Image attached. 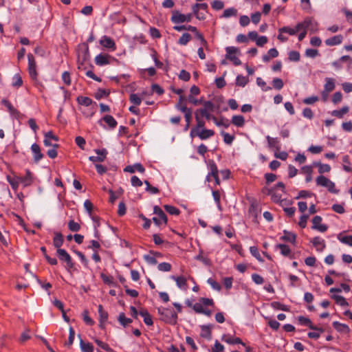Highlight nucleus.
Returning <instances> with one entry per match:
<instances>
[{
    "label": "nucleus",
    "instance_id": "obj_13",
    "mask_svg": "<svg viewBox=\"0 0 352 352\" xmlns=\"http://www.w3.org/2000/svg\"><path fill=\"white\" fill-rule=\"evenodd\" d=\"M276 248L280 250V254L284 256L289 257L291 259L295 258L294 254L292 253V250L289 245L283 243H278L276 245Z\"/></svg>",
    "mask_w": 352,
    "mask_h": 352
},
{
    "label": "nucleus",
    "instance_id": "obj_15",
    "mask_svg": "<svg viewBox=\"0 0 352 352\" xmlns=\"http://www.w3.org/2000/svg\"><path fill=\"white\" fill-rule=\"evenodd\" d=\"M31 151L33 153L34 161L36 163L38 162L43 158L44 155L41 153L40 146L38 144L34 143L32 144Z\"/></svg>",
    "mask_w": 352,
    "mask_h": 352
},
{
    "label": "nucleus",
    "instance_id": "obj_38",
    "mask_svg": "<svg viewBox=\"0 0 352 352\" xmlns=\"http://www.w3.org/2000/svg\"><path fill=\"white\" fill-rule=\"evenodd\" d=\"M315 166L318 167V172L320 174H323L324 173H329L331 170V166L327 164H322L320 162H315L314 163Z\"/></svg>",
    "mask_w": 352,
    "mask_h": 352
},
{
    "label": "nucleus",
    "instance_id": "obj_7",
    "mask_svg": "<svg viewBox=\"0 0 352 352\" xmlns=\"http://www.w3.org/2000/svg\"><path fill=\"white\" fill-rule=\"evenodd\" d=\"M214 135V131L212 129H202L197 130V129H191L190 135L191 138L199 137L201 140H206Z\"/></svg>",
    "mask_w": 352,
    "mask_h": 352
},
{
    "label": "nucleus",
    "instance_id": "obj_63",
    "mask_svg": "<svg viewBox=\"0 0 352 352\" xmlns=\"http://www.w3.org/2000/svg\"><path fill=\"white\" fill-rule=\"evenodd\" d=\"M95 342L99 347L102 348L107 352H113V350L109 346L108 344L103 342L102 341L98 339L95 340Z\"/></svg>",
    "mask_w": 352,
    "mask_h": 352
},
{
    "label": "nucleus",
    "instance_id": "obj_54",
    "mask_svg": "<svg viewBox=\"0 0 352 352\" xmlns=\"http://www.w3.org/2000/svg\"><path fill=\"white\" fill-rule=\"evenodd\" d=\"M144 183L146 185L145 190L146 192H148L152 195L157 194L160 192V190L157 187L152 186L148 181L145 180Z\"/></svg>",
    "mask_w": 352,
    "mask_h": 352
},
{
    "label": "nucleus",
    "instance_id": "obj_53",
    "mask_svg": "<svg viewBox=\"0 0 352 352\" xmlns=\"http://www.w3.org/2000/svg\"><path fill=\"white\" fill-rule=\"evenodd\" d=\"M221 135L223 138V141L226 144H231L234 141L235 136L234 135H230L225 131H221Z\"/></svg>",
    "mask_w": 352,
    "mask_h": 352
},
{
    "label": "nucleus",
    "instance_id": "obj_32",
    "mask_svg": "<svg viewBox=\"0 0 352 352\" xmlns=\"http://www.w3.org/2000/svg\"><path fill=\"white\" fill-rule=\"evenodd\" d=\"M298 322H299V324L300 325L306 326V327H309L310 329H315L314 327L313 322L308 318H306L305 316H300L298 317Z\"/></svg>",
    "mask_w": 352,
    "mask_h": 352
},
{
    "label": "nucleus",
    "instance_id": "obj_27",
    "mask_svg": "<svg viewBox=\"0 0 352 352\" xmlns=\"http://www.w3.org/2000/svg\"><path fill=\"white\" fill-rule=\"evenodd\" d=\"M325 84L324 86V90L322 92V94L324 96V93H329L335 89V82L334 79L331 78H327L325 79Z\"/></svg>",
    "mask_w": 352,
    "mask_h": 352
},
{
    "label": "nucleus",
    "instance_id": "obj_51",
    "mask_svg": "<svg viewBox=\"0 0 352 352\" xmlns=\"http://www.w3.org/2000/svg\"><path fill=\"white\" fill-rule=\"evenodd\" d=\"M195 118L197 122V125L192 129H197V130L204 129L205 126V122L201 118V116L198 114V112L195 113Z\"/></svg>",
    "mask_w": 352,
    "mask_h": 352
},
{
    "label": "nucleus",
    "instance_id": "obj_49",
    "mask_svg": "<svg viewBox=\"0 0 352 352\" xmlns=\"http://www.w3.org/2000/svg\"><path fill=\"white\" fill-rule=\"evenodd\" d=\"M272 307L278 310H282L284 311H289V307L288 305L282 304L279 302H272Z\"/></svg>",
    "mask_w": 352,
    "mask_h": 352
},
{
    "label": "nucleus",
    "instance_id": "obj_39",
    "mask_svg": "<svg viewBox=\"0 0 352 352\" xmlns=\"http://www.w3.org/2000/svg\"><path fill=\"white\" fill-rule=\"evenodd\" d=\"M173 29L178 32H181L183 30H188V31L193 32L197 31V28L195 26H192L190 25H175L173 27Z\"/></svg>",
    "mask_w": 352,
    "mask_h": 352
},
{
    "label": "nucleus",
    "instance_id": "obj_58",
    "mask_svg": "<svg viewBox=\"0 0 352 352\" xmlns=\"http://www.w3.org/2000/svg\"><path fill=\"white\" fill-rule=\"evenodd\" d=\"M68 228L72 232H78L80 230V225L72 219L68 222Z\"/></svg>",
    "mask_w": 352,
    "mask_h": 352
},
{
    "label": "nucleus",
    "instance_id": "obj_52",
    "mask_svg": "<svg viewBox=\"0 0 352 352\" xmlns=\"http://www.w3.org/2000/svg\"><path fill=\"white\" fill-rule=\"evenodd\" d=\"M110 94L109 90L99 88L95 94L94 97L97 100H100L103 97H107Z\"/></svg>",
    "mask_w": 352,
    "mask_h": 352
},
{
    "label": "nucleus",
    "instance_id": "obj_24",
    "mask_svg": "<svg viewBox=\"0 0 352 352\" xmlns=\"http://www.w3.org/2000/svg\"><path fill=\"white\" fill-rule=\"evenodd\" d=\"M333 327L340 333H349L350 332V328L346 324L340 323L338 321H334L332 323Z\"/></svg>",
    "mask_w": 352,
    "mask_h": 352
},
{
    "label": "nucleus",
    "instance_id": "obj_57",
    "mask_svg": "<svg viewBox=\"0 0 352 352\" xmlns=\"http://www.w3.org/2000/svg\"><path fill=\"white\" fill-rule=\"evenodd\" d=\"M250 252L251 254L255 257L259 262H263V258L261 256L258 249L256 246H252L250 248Z\"/></svg>",
    "mask_w": 352,
    "mask_h": 352
},
{
    "label": "nucleus",
    "instance_id": "obj_16",
    "mask_svg": "<svg viewBox=\"0 0 352 352\" xmlns=\"http://www.w3.org/2000/svg\"><path fill=\"white\" fill-rule=\"evenodd\" d=\"M111 56L107 54H100L95 58V63L97 65L103 66L110 63Z\"/></svg>",
    "mask_w": 352,
    "mask_h": 352
},
{
    "label": "nucleus",
    "instance_id": "obj_26",
    "mask_svg": "<svg viewBox=\"0 0 352 352\" xmlns=\"http://www.w3.org/2000/svg\"><path fill=\"white\" fill-rule=\"evenodd\" d=\"M63 235L60 232H55L53 238V245L56 250L61 249L60 247L63 245Z\"/></svg>",
    "mask_w": 352,
    "mask_h": 352
},
{
    "label": "nucleus",
    "instance_id": "obj_50",
    "mask_svg": "<svg viewBox=\"0 0 352 352\" xmlns=\"http://www.w3.org/2000/svg\"><path fill=\"white\" fill-rule=\"evenodd\" d=\"M236 14H237V10L234 8H230L226 9L223 11L222 17L229 18L231 16H236Z\"/></svg>",
    "mask_w": 352,
    "mask_h": 352
},
{
    "label": "nucleus",
    "instance_id": "obj_19",
    "mask_svg": "<svg viewBox=\"0 0 352 352\" xmlns=\"http://www.w3.org/2000/svg\"><path fill=\"white\" fill-rule=\"evenodd\" d=\"M208 168L209 170V173L206 176V180L209 182L210 180V177L217 176V175L219 174V170L216 163L212 160L208 161Z\"/></svg>",
    "mask_w": 352,
    "mask_h": 352
},
{
    "label": "nucleus",
    "instance_id": "obj_30",
    "mask_svg": "<svg viewBox=\"0 0 352 352\" xmlns=\"http://www.w3.org/2000/svg\"><path fill=\"white\" fill-rule=\"evenodd\" d=\"M268 146L270 148H274L276 150L278 151L280 148V143L277 138H272L269 135L266 137Z\"/></svg>",
    "mask_w": 352,
    "mask_h": 352
},
{
    "label": "nucleus",
    "instance_id": "obj_64",
    "mask_svg": "<svg viewBox=\"0 0 352 352\" xmlns=\"http://www.w3.org/2000/svg\"><path fill=\"white\" fill-rule=\"evenodd\" d=\"M256 84L261 87L263 91H267L272 89V87L267 86L266 82L260 77L256 78Z\"/></svg>",
    "mask_w": 352,
    "mask_h": 352
},
{
    "label": "nucleus",
    "instance_id": "obj_2",
    "mask_svg": "<svg viewBox=\"0 0 352 352\" xmlns=\"http://www.w3.org/2000/svg\"><path fill=\"white\" fill-rule=\"evenodd\" d=\"M311 19H306L304 21L298 23L294 28L289 26H284L278 29V32L288 34L291 36L296 35L298 32L301 31L302 28H308L311 24Z\"/></svg>",
    "mask_w": 352,
    "mask_h": 352
},
{
    "label": "nucleus",
    "instance_id": "obj_61",
    "mask_svg": "<svg viewBox=\"0 0 352 352\" xmlns=\"http://www.w3.org/2000/svg\"><path fill=\"white\" fill-rule=\"evenodd\" d=\"M75 337V331L72 327H69V338L67 342L65 343V345L67 346H70L73 344Z\"/></svg>",
    "mask_w": 352,
    "mask_h": 352
},
{
    "label": "nucleus",
    "instance_id": "obj_8",
    "mask_svg": "<svg viewBox=\"0 0 352 352\" xmlns=\"http://www.w3.org/2000/svg\"><path fill=\"white\" fill-rule=\"evenodd\" d=\"M192 18V14L189 13L187 14H182L179 11L175 10L173 12L171 16V21L173 23L178 24L184 22H190Z\"/></svg>",
    "mask_w": 352,
    "mask_h": 352
},
{
    "label": "nucleus",
    "instance_id": "obj_42",
    "mask_svg": "<svg viewBox=\"0 0 352 352\" xmlns=\"http://www.w3.org/2000/svg\"><path fill=\"white\" fill-rule=\"evenodd\" d=\"M23 85V80L19 74H16L12 77V86L16 88H19Z\"/></svg>",
    "mask_w": 352,
    "mask_h": 352
},
{
    "label": "nucleus",
    "instance_id": "obj_21",
    "mask_svg": "<svg viewBox=\"0 0 352 352\" xmlns=\"http://www.w3.org/2000/svg\"><path fill=\"white\" fill-rule=\"evenodd\" d=\"M171 278L176 282V285L179 288H180L181 289L185 290V291L187 290L188 284H187L186 278L184 276H172Z\"/></svg>",
    "mask_w": 352,
    "mask_h": 352
},
{
    "label": "nucleus",
    "instance_id": "obj_6",
    "mask_svg": "<svg viewBox=\"0 0 352 352\" xmlns=\"http://www.w3.org/2000/svg\"><path fill=\"white\" fill-rule=\"evenodd\" d=\"M316 184L320 186L326 187L332 193H338L334 182L323 175L318 176L316 179Z\"/></svg>",
    "mask_w": 352,
    "mask_h": 352
},
{
    "label": "nucleus",
    "instance_id": "obj_22",
    "mask_svg": "<svg viewBox=\"0 0 352 352\" xmlns=\"http://www.w3.org/2000/svg\"><path fill=\"white\" fill-rule=\"evenodd\" d=\"M20 182L23 184L24 187L30 186L33 182V177L29 169L25 170V176L19 178Z\"/></svg>",
    "mask_w": 352,
    "mask_h": 352
},
{
    "label": "nucleus",
    "instance_id": "obj_5",
    "mask_svg": "<svg viewBox=\"0 0 352 352\" xmlns=\"http://www.w3.org/2000/svg\"><path fill=\"white\" fill-rule=\"evenodd\" d=\"M56 254L60 261L66 263L65 268L68 272L74 267V263L71 256L65 249L56 250Z\"/></svg>",
    "mask_w": 352,
    "mask_h": 352
},
{
    "label": "nucleus",
    "instance_id": "obj_62",
    "mask_svg": "<svg viewBox=\"0 0 352 352\" xmlns=\"http://www.w3.org/2000/svg\"><path fill=\"white\" fill-rule=\"evenodd\" d=\"M272 85L275 89L280 90L283 87L284 83L281 78H275L272 80Z\"/></svg>",
    "mask_w": 352,
    "mask_h": 352
},
{
    "label": "nucleus",
    "instance_id": "obj_18",
    "mask_svg": "<svg viewBox=\"0 0 352 352\" xmlns=\"http://www.w3.org/2000/svg\"><path fill=\"white\" fill-rule=\"evenodd\" d=\"M98 314H99V327L101 329L104 328V324L108 320V313L104 311L102 305H99L98 306Z\"/></svg>",
    "mask_w": 352,
    "mask_h": 352
},
{
    "label": "nucleus",
    "instance_id": "obj_43",
    "mask_svg": "<svg viewBox=\"0 0 352 352\" xmlns=\"http://www.w3.org/2000/svg\"><path fill=\"white\" fill-rule=\"evenodd\" d=\"M77 101L80 105L89 107L93 103V100L87 96H78Z\"/></svg>",
    "mask_w": 352,
    "mask_h": 352
},
{
    "label": "nucleus",
    "instance_id": "obj_23",
    "mask_svg": "<svg viewBox=\"0 0 352 352\" xmlns=\"http://www.w3.org/2000/svg\"><path fill=\"white\" fill-rule=\"evenodd\" d=\"M136 170L141 173H143L145 171V168L140 163H136L133 166H126L124 168V172L130 173H133Z\"/></svg>",
    "mask_w": 352,
    "mask_h": 352
},
{
    "label": "nucleus",
    "instance_id": "obj_3",
    "mask_svg": "<svg viewBox=\"0 0 352 352\" xmlns=\"http://www.w3.org/2000/svg\"><path fill=\"white\" fill-rule=\"evenodd\" d=\"M153 213L157 217H154L152 219L153 222L158 227L162 225L166 226L168 223V218L165 212L162 210V209L158 206H155L153 207Z\"/></svg>",
    "mask_w": 352,
    "mask_h": 352
},
{
    "label": "nucleus",
    "instance_id": "obj_33",
    "mask_svg": "<svg viewBox=\"0 0 352 352\" xmlns=\"http://www.w3.org/2000/svg\"><path fill=\"white\" fill-rule=\"evenodd\" d=\"M102 120H103L105 123L108 124L109 128L114 129L117 126V121L115 118L111 115L104 116Z\"/></svg>",
    "mask_w": 352,
    "mask_h": 352
},
{
    "label": "nucleus",
    "instance_id": "obj_34",
    "mask_svg": "<svg viewBox=\"0 0 352 352\" xmlns=\"http://www.w3.org/2000/svg\"><path fill=\"white\" fill-rule=\"evenodd\" d=\"M349 111L348 106H344L342 109L338 110H333L331 112V115L338 118H342L344 115L347 113Z\"/></svg>",
    "mask_w": 352,
    "mask_h": 352
},
{
    "label": "nucleus",
    "instance_id": "obj_12",
    "mask_svg": "<svg viewBox=\"0 0 352 352\" xmlns=\"http://www.w3.org/2000/svg\"><path fill=\"white\" fill-rule=\"evenodd\" d=\"M322 221V219L320 216H315L312 219L313 226L311 228L321 232H326L328 229V226L325 224H321Z\"/></svg>",
    "mask_w": 352,
    "mask_h": 352
},
{
    "label": "nucleus",
    "instance_id": "obj_36",
    "mask_svg": "<svg viewBox=\"0 0 352 352\" xmlns=\"http://www.w3.org/2000/svg\"><path fill=\"white\" fill-rule=\"evenodd\" d=\"M180 111L184 113L186 122L190 124L192 114V109L182 107V108L180 109Z\"/></svg>",
    "mask_w": 352,
    "mask_h": 352
},
{
    "label": "nucleus",
    "instance_id": "obj_25",
    "mask_svg": "<svg viewBox=\"0 0 352 352\" xmlns=\"http://www.w3.org/2000/svg\"><path fill=\"white\" fill-rule=\"evenodd\" d=\"M343 36L341 34L333 36L325 41V44L328 46H334L340 45L342 42Z\"/></svg>",
    "mask_w": 352,
    "mask_h": 352
},
{
    "label": "nucleus",
    "instance_id": "obj_31",
    "mask_svg": "<svg viewBox=\"0 0 352 352\" xmlns=\"http://www.w3.org/2000/svg\"><path fill=\"white\" fill-rule=\"evenodd\" d=\"M222 340L224 342H226V343L230 344H241L245 345V344L243 342L241 339L238 337L234 338V337H231L230 336H224Z\"/></svg>",
    "mask_w": 352,
    "mask_h": 352
},
{
    "label": "nucleus",
    "instance_id": "obj_45",
    "mask_svg": "<svg viewBox=\"0 0 352 352\" xmlns=\"http://www.w3.org/2000/svg\"><path fill=\"white\" fill-rule=\"evenodd\" d=\"M191 38L192 36L189 33H184L179 38L177 43L181 45H186Z\"/></svg>",
    "mask_w": 352,
    "mask_h": 352
},
{
    "label": "nucleus",
    "instance_id": "obj_11",
    "mask_svg": "<svg viewBox=\"0 0 352 352\" xmlns=\"http://www.w3.org/2000/svg\"><path fill=\"white\" fill-rule=\"evenodd\" d=\"M52 140L57 142L58 140V136L55 135L52 131L45 133L43 144L45 146L58 147V144H53Z\"/></svg>",
    "mask_w": 352,
    "mask_h": 352
},
{
    "label": "nucleus",
    "instance_id": "obj_4",
    "mask_svg": "<svg viewBox=\"0 0 352 352\" xmlns=\"http://www.w3.org/2000/svg\"><path fill=\"white\" fill-rule=\"evenodd\" d=\"M78 61L83 64L88 60L90 57L89 45L87 43H82L78 45L77 49Z\"/></svg>",
    "mask_w": 352,
    "mask_h": 352
},
{
    "label": "nucleus",
    "instance_id": "obj_60",
    "mask_svg": "<svg viewBox=\"0 0 352 352\" xmlns=\"http://www.w3.org/2000/svg\"><path fill=\"white\" fill-rule=\"evenodd\" d=\"M82 319L84 320V322L88 324V325H90V326H92L94 324V321L89 316V311L88 310L85 309L83 311L82 314Z\"/></svg>",
    "mask_w": 352,
    "mask_h": 352
},
{
    "label": "nucleus",
    "instance_id": "obj_1",
    "mask_svg": "<svg viewBox=\"0 0 352 352\" xmlns=\"http://www.w3.org/2000/svg\"><path fill=\"white\" fill-rule=\"evenodd\" d=\"M157 313L160 316V320L166 324L175 325L177 323L178 316L177 312L170 308L160 307Z\"/></svg>",
    "mask_w": 352,
    "mask_h": 352
},
{
    "label": "nucleus",
    "instance_id": "obj_48",
    "mask_svg": "<svg viewBox=\"0 0 352 352\" xmlns=\"http://www.w3.org/2000/svg\"><path fill=\"white\" fill-rule=\"evenodd\" d=\"M342 162L344 163L343 169L347 173L352 172V168L350 166L351 163L349 160V156L347 155H344L342 157Z\"/></svg>",
    "mask_w": 352,
    "mask_h": 352
},
{
    "label": "nucleus",
    "instance_id": "obj_47",
    "mask_svg": "<svg viewBox=\"0 0 352 352\" xmlns=\"http://www.w3.org/2000/svg\"><path fill=\"white\" fill-rule=\"evenodd\" d=\"M164 208L165 210L172 215H179L180 214V210L175 206L171 205H164Z\"/></svg>",
    "mask_w": 352,
    "mask_h": 352
},
{
    "label": "nucleus",
    "instance_id": "obj_56",
    "mask_svg": "<svg viewBox=\"0 0 352 352\" xmlns=\"http://www.w3.org/2000/svg\"><path fill=\"white\" fill-rule=\"evenodd\" d=\"M248 82V78L242 75L237 76L236 78V85L239 87H245Z\"/></svg>",
    "mask_w": 352,
    "mask_h": 352
},
{
    "label": "nucleus",
    "instance_id": "obj_10",
    "mask_svg": "<svg viewBox=\"0 0 352 352\" xmlns=\"http://www.w3.org/2000/svg\"><path fill=\"white\" fill-rule=\"evenodd\" d=\"M94 152L98 156H90L89 160L93 163L104 162L108 154V151L106 148L95 149Z\"/></svg>",
    "mask_w": 352,
    "mask_h": 352
},
{
    "label": "nucleus",
    "instance_id": "obj_14",
    "mask_svg": "<svg viewBox=\"0 0 352 352\" xmlns=\"http://www.w3.org/2000/svg\"><path fill=\"white\" fill-rule=\"evenodd\" d=\"M100 45L103 47L111 50V51H114L116 49V43L109 36L106 35L103 36L100 41Z\"/></svg>",
    "mask_w": 352,
    "mask_h": 352
},
{
    "label": "nucleus",
    "instance_id": "obj_9",
    "mask_svg": "<svg viewBox=\"0 0 352 352\" xmlns=\"http://www.w3.org/2000/svg\"><path fill=\"white\" fill-rule=\"evenodd\" d=\"M28 73L31 79H36L38 77V73L36 71V63L34 56L32 54H28Z\"/></svg>",
    "mask_w": 352,
    "mask_h": 352
},
{
    "label": "nucleus",
    "instance_id": "obj_20",
    "mask_svg": "<svg viewBox=\"0 0 352 352\" xmlns=\"http://www.w3.org/2000/svg\"><path fill=\"white\" fill-rule=\"evenodd\" d=\"M283 234H284L280 238V240L285 241V242H289L294 245L296 243V237H297L296 234H294V232L287 231L286 230H283Z\"/></svg>",
    "mask_w": 352,
    "mask_h": 352
},
{
    "label": "nucleus",
    "instance_id": "obj_46",
    "mask_svg": "<svg viewBox=\"0 0 352 352\" xmlns=\"http://www.w3.org/2000/svg\"><path fill=\"white\" fill-rule=\"evenodd\" d=\"M188 101V97H186L184 95H181L179 97V100L177 103L175 104V108L180 111V109L182 108V107H187L186 106V102Z\"/></svg>",
    "mask_w": 352,
    "mask_h": 352
},
{
    "label": "nucleus",
    "instance_id": "obj_37",
    "mask_svg": "<svg viewBox=\"0 0 352 352\" xmlns=\"http://www.w3.org/2000/svg\"><path fill=\"white\" fill-rule=\"evenodd\" d=\"M331 298H333L336 301V304L342 307H347L349 305V303L346 301V298L342 296L333 294L331 296Z\"/></svg>",
    "mask_w": 352,
    "mask_h": 352
},
{
    "label": "nucleus",
    "instance_id": "obj_17",
    "mask_svg": "<svg viewBox=\"0 0 352 352\" xmlns=\"http://www.w3.org/2000/svg\"><path fill=\"white\" fill-rule=\"evenodd\" d=\"M311 242L318 252H322L326 248L325 241L320 236L314 237Z\"/></svg>",
    "mask_w": 352,
    "mask_h": 352
},
{
    "label": "nucleus",
    "instance_id": "obj_55",
    "mask_svg": "<svg viewBox=\"0 0 352 352\" xmlns=\"http://www.w3.org/2000/svg\"><path fill=\"white\" fill-rule=\"evenodd\" d=\"M300 58V53L297 51H290L288 54V59L292 62H298Z\"/></svg>",
    "mask_w": 352,
    "mask_h": 352
},
{
    "label": "nucleus",
    "instance_id": "obj_41",
    "mask_svg": "<svg viewBox=\"0 0 352 352\" xmlns=\"http://www.w3.org/2000/svg\"><path fill=\"white\" fill-rule=\"evenodd\" d=\"M118 320L120 324L124 327L132 322V320L129 318H126L124 313L123 312H121L119 314Z\"/></svg>",
    "mask_w": 352,
    "mask_h": 352
},
{
    "label": "nucleus",
    "instance_id": "obj_59",
    "mask_svg": "<svg viewBox=\"0 0 352 352\" xmlns=\"http://www.w3.org/2000/svg\"><path fill=\"white\" fill-rule=\"evenodd\" d=\"M129 100L135 106H139L142 102V98L136 94H130Z\"/></svg>",
    "mask_w": 352,
    "mask_h": 352
},
{
    "label": "nucleus",
    "instance_id": "obj_44",
    "mask_svg": "<svg viewBox=\"0 0 352 352\" xmlns=\"http://www.w3.org/2000/svg\"><path fill=\"white\" fill-rule=\"evenodd\" d=\"M6 179L8 182L10 184L12 188L16 191L19 188V184L20 182L19 178L16 179L12 177L10 175H7Z\"/></svg>",
    "mask_w": 352,
    "mask_h": 352
},
{
    "label": "nucleus",
    "instance_id": "obj_28",
    "mask_svg": "<svg viewBox=\"0 0 352 352\" xmlns=\"http://www.w3.org/2000/svg\"><path fill=\"white\" fill-rule=\"evenodd\" d=\"M231 122L237 127H243L245 124V118L241 115H234L232 117Z\"/></svg>",
    "mask_w": 352,
    "mask_h": 352
},
{
    "label": "nucleus",
    "instance_id": "obj_29",
    "mask_svg": "<svg viewBox=\"0 0 352 352\" xmlns=\"http://www.w3.org/2000/svg\"><path fill=\"white\" fill-rule=\"evenodd\" d=\"M278 56V52L276 48L270 49L267 54H264L262 57L263 62L270 61V58H276Z\"/></svg>",
    "mask_w": 352,
    "mask_h": 352
},
{
    "label": "nucleus",
    "instance_id": "obj_40",
    "mask_svg": "<svg viewBox=\"0 0 352 352\" xmlns=\"http://www.w3.org/2000/svg\"><path fill=\"white\" fill-rule=\"evenodd\" d=\"M80 347L82 352H94V346L89 343H85L82 339L80 340Z\"/></svg>",
    "mask_w": 352,
    "mask_h": 352
},
{
    "label": "nucleus",
    "instance_id": "obj_35",
    "mask_svg": "<svg viewBox=\"0 0 352 352\" xmlns=\"http://www.w3.org/2000/svg\"><path fill=\"white\" fill-rule=\"evenodd\" d=\"M212 325L211 324H204V325H202L201 326V337L203 338H211V328H212Z\"/></svg>",
    "mask_w": 352,
    "mask_h": 352
}]
</instances>
